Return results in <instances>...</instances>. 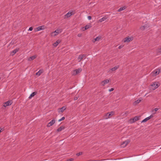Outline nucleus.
I'll return each instance as SVG.
<instances>
[{
    "mask_svg": "<svg viewBox=\"0 0 161 161\" xmlns=\"http://www.w3.org/2000/svg\"><path fill=\"white\" fill-rule=\"evenodd\" d=\"M114 113L113 111H111L110 113H108L106 114L103 116V119H107L114 114Z\"/></svg>",
    "mask_w": 161,
    "mask_h": 161,
    "instance_id": "obj_1",
    "label": "nucleus"
},
{
    "mask_svg": "<svg viewBox=\"0 0 161 161\" xmlns=\"http://www.w3.org/2000/svg\"><path fill=\"white\" fill-rule=\"evenodd\" d=\"M62 31V29H58L54 31L51 33V36H55L58 34L61 33Z\"/></svg>",
    "mask_w": 161,
    "mask_h": 161,
    "instance_id": "obj_2",
    "label": "nucleus"
},
{
    "mask_svg": "<svg viewBox=\"0 0 161 161\" xmlns=\"http://www.w3.org/2000/svg\"><path fill=\"white\" fill-rule=\"evenodd\" d=\"M81 71L82 70L81 68H79L77 69L74 70L72 72V75H78L80 72H81Z\"/></svg>",
    "mask_w": 161,
    "mask_h": 161,
    "instance_id": "obj_3",
    "label": "nucleus"
},
{
    "mask_svg": "<svg viewBox=\"0 0 161 161\" xmlns=\"http://www.w3.org/2000/svg\"><path fill=\"white\" fill-rule=\"evenodd\" d=\"M160 72L159 69H155L154 71H153L151 73L152 75L154 76H155L157 75H158Z\"/></svg>",
    "mask_w": 161,
    "mask_h": 161,
    "instance_id": "obj_4",
    "label": "nucleus"
},
{
    "mask_svg": "<svg viewBox=\"0 0 161 161\" xmlns=\"http://www.w3.org/2000/svg\"><path fill=\"white\" fill-rule=\"evenodd\" d=\"M129 140H127L123 142L121 144V146L122 147H125L130 142Z\"/></svg>",
    "mask_w": 161,
    "mask_h": 161,
    "instance_id": "obj_5",
    "label": "nucleus"
},
{
    "mask_svg": "<svg viewBox=\"0 0 161 161\" xmlns=\"http://www.w3.org/2000/svg\"><path fill=\"white\" fill-rule=\"evenodd\" d=\"M12 101L11 100H10V101L9 100L6 102L4 103H3V106L4 107H7V106L10 105H11L12 104Z\"/></svg>",
    "mask_w": 161,
    "mask_h": 161,
    "instance_id": "obj_6",
    "label": "nucleus"
},
{
    "mask_svg": "<svg viewBox=\"0 0 161 161\" xmlns=\"http://www.w3.org/2000/svg\"><path fill=\"white\" fill-rule=\"evenodd\" d=\"M152 86L153 87V89L154 90L159 86V83L156 82H154L152 84Z\"/></svg>",
    "mask_w": 161,
    "mask_h": 161,
    "instance_id": "obj_7",
    "label": "nucleus"
},
{
    "mask_svg": "<svg viewBox=\"0 0 161 161\" xmlns=\"http://www.w3.org/2000/svg\"><path fill=\"white\" fill-rule=\"evenodd\" d=\"M153 115H151L149 116L146 118L142 121V123L145 122L150 119L151 118H153Z\"/></svg>",
    "mask_w": 161,
    "mask_h": 161,
    "instance_id": "obj_8",
    "label": "nucleus"
},
{
    "mask_svg": "<svg viewBox=\"0 0 161 161\" xmlns=\"http://www.w3.org/2000/svg\"><path fill=\"white\" fill-rule=\"evenodd\" d=\"M139 119V117L138 116H135L132 119H130V121L131 123H133Z\"/></svg>",
    "mask_w": 161,
    "mask_h": 161,
    "instance_id": "obj_9",
    "label": "nucleus"
},
{
    "mask_svg": "<svg viewBox=\"0 0 161 161\" xmlns=\"http://www.w3.org/2000/svg\"><path fill=\"white\" fill-rule=\"evenodd\" d=\"M55 122V120L54 119L52 120L50 122H49L47 125V127H49L52 125Z\"/></svg>",
    "mask_w": 161,
    "mask_h": 161,
    "instance_id": "obj_10",
    "label": "nucleus"
},
{
    "mask_svg": "<svg viewBox=\"0 0 161 161\" xmlns=\"http://www.w3.org/2000/svg\"><path fill=\"white\" fill-rule=\"evenodd\" d=\"M74 13H73L72 11H69L68 13H67L65 15V16L67 17L68 18L70 17Z\"/></svg>",
    "mask_w": 161,
    "mask_h": 161,
    "instance_id": "obj_11",
    "label": "nucleus"
},
{
    "mask_svg": "<svg viewBox=\"0 0 161 161\" xmlns=\"http://www.w3.org/2000/svg\"><path fill=\"white\" fill-rule=\"evenodd\" d=\"M19 50V48H16L14 50L11 52L10 55L12 56H13L15 53H16Z\"/></svg>",
    "mask_w": 161,
    "mask_h": 161,
    "instance_id": "obj_12",
    "label": "nucleus"
},
{
    "mask_svg": "<svg viewBox=\"0 0 161 161\" xmlns=\"http://www.w3.org/2000/svg\"><path fill=\"white\" fill-rule=\"evenodd\" d=\"M85 57L86 55L85 54H82L80 55L78 58L79 62H80L81 61V60Z\"/></svg>",
    "mask_w": 161,
    "mask_h": 161,
    "instance_id": "obj_13",
    "label": "nucleus"
},
{
    "mask_svg": "<svg viewBox=\"0 0 161 161\" xmlns=\"http://www.w3.org/2000/svg\"><path fill=\"white\" fill-rule=\"evenodd\" d=\"M109 81V80H105L103 81H102L101 83V85L102 86H103L105 84H107L108 83Z\"/></svg>",
    "mask_w": 161,
    "mask_h": 161,
    "instance_id": "obj_14",
    "label": "nucleus"
},
{
    "mask_svg": "<svg viewBox=\"0 0 161 161\" xmlns=\"http://www.w3.org/2000/svg\"><path fill=\"white\" fill-rule=\"evenodd\" d=\"M132 40V39L131 37H127L124 39V42H129L130 41Z\"/></svg>",
    "mask_w": 161,
    "mask_h": 161,
    "instance_id": "obj_15",
    "label": "nucleus"
},
{
    "mask_svg": "<svg viewBox=\"0 0 161 161\" xmlns=\"http://www.w3.org/2000/svg\"><path fill=\"white\" fill-rule=\"evenodd\" d=\"M44 25H42L37 27L36 28V31H39L41 30H43L45 29Z\"/></svg>",
    "mask_w": 161,
    "mask_h": 161,
    "instance_id": "obj_16",
    "label": "nucleus"
},
{
    "mask_svg": "<svg viewBox=\"0 0 161 161\" xmlns=\"http://www.w3.org/2000/svg\"><path fill=\"white\" fill-rule=\"evenodd\" d=\"M66 107L65 106L63 107L62 108L58 109V112L59 113H63L66 109Z\"/></svg>",
    "mask_w": 161,
    "mask_h": 161,
    "instance_id": "obj_17",
    "label": "nucleus"
},
{
    "mask_svg": "<svg viewBox=\"0 0 161 161\" xmlns=\"http://www.w3.org/2000/svg\"><path fill=\"white\" fill-rule=\"evenodd\" d=\"M64 128L65 127L64 126H61L57 129V132H60L64 130Z\"/></svg>",
    "mask_w": 161,
    "mask_h": 161,
    "instance_id": "obj_18",
    "label": "nucleus"
},
{
    "mask_svg": "<svg viewBox=\"0 0 161 161\" xmlns=\"http://www.w3.org/2000/svg\"><path fill=\"white\" fill-rule=\"evenodd\" d=\"M36 57V55H34L30 57L28 59V60L29 61H31V60H33L35 59Z\"/></svg>",
    "mask_w": 161,
    "mask_h": 161,
    "instance_id": "obj_19",
    "label": "nucleus"
},
{
    "mask_svg": "<svg viewBox=\"0 0 161 161\" xmlns=\"http://www.w3.org/2000/svg\"><path fill=\"white\" fill-rule=\"evenodd\" d=\"M60 41L59 40H58L56 42L53 44V46L55 47H56L60 43Z\"/></svg>",
    "mask_w": 161,
    "mask_h": 161,
    "instance_id": "obj_20",
    "label": "nucleus"
},
{
    "mask_svg": "<svg viewBox=\"0 0 161 161\" xmlns=\"http://www.w3.org/2000/svg\"><path fill=\"white\" fill-rule=\"evenodd\" d=\"M101 38V37L100 36H98L94 39V41H93V42H95L96 41H99Z\"/></svg>",
    "mask_w": 161,
    "mask_h": 161,
    "instance_id": "obj_21",
    "label": "nucleus"
},
{
    "mask_svg": "<svg viewBox=\"0 0 161 161\" xmlns=\"http://www.w3.org/2000/svg\"><path fill=\"white\" fill-rule=\"evenodd\" d=\"M158 110V108H156L152 111V112L153 113V114H156V112Z\"/></svg>",
    "mask_w": 161,
    "mask_h": 161,
    "instance_id": "obj_22",
    "label": "nucleus"
},
{
    "mask_svg": "<svg viewBox=\"0 0 161 161\" xmlns=\"http://www.w3.org/2000/svg\"><path fill=\"white\" fill-rule=\"evenodd\" d=\"M126 8V7L125 6L120 8L118 10V12H120L122 11H123L125 10Z\"/></svg>",
    "mask_w": 161,
    "mask_h": 161,
    "instance_id": "obj_23",
    "label": "nucleus"
},
{
    "mask_svg": "<svg viewBox=\"0 0 161 161\" xmlns=\"http://www.w3.org/2000/svg\"><path fill=\"white\" fill-rule=\"evenodd\" d=\"M119 68V66H115L114 67L111 69H110V70H111L112 71H114L115 70H116L117 69H118Z\"/></svg>",
    "mask_w": 161,
    "mask_h": 161,
    "instance_id": "obj_24",
    "label": "nucleus"
},
{
    "mask_svg": "<svg viewBox=\"0 0 161 161\" xmlns=\"http://www.w3.org/2000/svg\"><path fill=\"white\" fill-rule=\"evenodd\" d=\"M107 19V18L106 17H104L102 18H101V19H100L99 20L98 22H102L104 21L105 20Z\"/></svg>",
    "mask_w": 161,
    "mask_h": 161,
    "instance_id": "obj_25",
    "label": "nucleus"
},
{
    "mask_svg": "<svg viewBox=\"0 0 161 161\" xmlns=\"http://www.w3.org/2000/svg\"><path fill=\"white\" fill-rule=\"evenodd\" d=\"M36 94V92H35L32 93L29 97V99L31 98L32 97H34L35 95Z\"/></svg>",
    "mask_w": 161,
    "mask_h": 161,
    "instance_id": "obj_26",
    "label": "nucleus"
},
{
    "mask_svg": "<svg viewBox=\"0 0 161 161\" xmlns=\"http://www.w3.org/2000/svg\"><path fill=\"white\" fill-rule=\"evenodd\" d=\"M43 72V71L42 70H39L38 72L36 73V75H37L38 76H40L41 74Z\"/></svg>",
    "mask_w": 161,
    "mask_h": 161,
    "instance_id": "obj_27",
    "label": "nucleus"
},
{
    "mask_svg": "<svg viewBox=\"0 0 161 161\" xmlns=\"http://www.w3.org/2000/svg\"><path fill=\"white\" fill-rule=\"evenodd\" d=\"M141 101V99H138L134 103V104L135 105L139 103Z\"/></svg>",
    "mask_w": 161,
    "mask_h": 161,
    "instance_id": "obj_28",
    "label": "nucleus"
},
{
    "mask_svg": "<svg viewBox=\"0 0 161 161\" xmlns=\"http://www.w3.org/2000/svg\"><path fill=\"white\" fill-rule=\"evenodd\" d=\"M92 26L90 24L89 25H86L85 26V30H87L91 27Z\"/></svg>",
    "mask_w": 161,
    "mask_h": 161,
    "instance_id": "obj_29",
    "label": "nucleus"
},
{
    "mask_svg": "<svg viewBox=\"0 0 161 161\" xmlns=\"http://www.w3.org/2000/svg\"><path fill=\"white\" fill-rule=\"evenodd\" d=\"M157 52L160 54H161V47L157 49Z\"/></svg>",
    "mask_w": 161,
    "mask_h": 161,
    "instance_id": "obj_30",
    "label": "nucleus"
},
{
    "mask_svg": "<svg viewBox=\"0 0 161 161\" xmlns=\"http://www.w3.org/2000/svg\"><path fill=\"white\" fill-rule=\"evenodd\" d=\"M146 26L145 25L142 26L141 27L140 29L141 30H143L145 29Z\"/></svg>",
    "mask_w": 161,
    "mask_h": 161,
    "instance_id": "obj_31",
    "label": "nucleus"
},
{
    "mask_svg": "<svg viewBox=\"0 0 161 161\" xmlns=\"http://www.w3.org/2000/svg\"><path fill=\"white\" fill-rule=\"evenodd\" d=\"M82 154H83L82 152H80L78 153H77L76 155L77 156H79Z\"/></svg>",
    "mask_w": 161,
    "mask_h": 161,
    "instance_id": "obj_32",
    "label": "nucleus"
},
{
    "mask_svg": "<svg viewBox=\"0 0 161 161\" xmlns=\"http://www.w3.org/2000/svg\"><path fill=\"white\" fill-rule=\"evenodd\" d=\"M64 119H65V117H63L61 119H59L58 121L59 122H60L62 120H64Z\"/></svg>",
    "mask_w": 161,
    "mask_h": 161,
    "instance_id": "obj_33",
    "label": "nucleus"
},
{
    "mask_svg": "<svg viewBox=\"0 0 161 161\" xmlns=\"http://www.w3.org/2000/svg\"><path fill=\"white\" fill-rule=\"evenodd\" d=\"M33 30V28L32 27H31L29 28V29L28 30L29 31H32Z\"/></svg>",
    "mask_w": 161,
    "mask_h": 161,
    "instance_id": "obj_34",
    "label": "nucleus"
},
{
    "mask_svg": "<svg viewBox=\"0 0 161 161\" xmlns=\"http://www.w3.org/2000/svg\"><path fill=\"white\" fill-rule=\"evenodd\" d=\"M87 18L89 20H91L92 19V17L90 16H88Z\"/></svg>",
    "mask_w": 161,
    "mask_h": 161,
    "instance_id": "obj_35",
    "label": "nucleus"
},
{
    "mask_svg": "<svg viewBox=\"0 0 161 161\" xmlns=\"http://www.w3.org/2000/svg\"><path fill=\"white\" fill-rule=\"evenodd\" d=\"M114 90V88H111L110 89H109V92H112V91H113Z\"/></svg>",
    "mask_w": 161,
    "mask_h": 161,
    "instance_id": "obj_36",
    "label": "nucleus"
},
{
    "mask_svg": "<svg viewBox=\"0 0 161 161\" xmlns=\"http://www.w3.org/2000/svg\"><path fill=\"white\" fill-rule=\"evenodd\" d=\"M78 99V98L77 97H75L74 98V99L75 100H77Z\"/></svg>",
    "mask_w": 161,
    "mask_h": 161,
    "instance_id": "obj_37",
    "label": "nucleus"
},
{
    "mask_svg": "<svg viewBox=\"0 0 161 161\" xmlns=\"http://www.w3.org/2000/svg\"><path fill=\"white\" fill-rule=\"evenodd\" d=\"M123 47V46H119V47L118 48L119 49H120L122 48Z\"/></svg>",
    "mask_w": 161,
    "mask_h": 161,
    "instance_id": "obj_38",
    "label": "nucleus"
},
{
    "mask_svg": "<svg viewBox=\"0 0 161 161\" xmlns=\"http://www.w3.org/2000/svg\"><path fill=\"white\" fill-rule=\"evenodd\" d=\"M77 36H78V37H80V36H81L82 35H81V34H78V35H77Z\"/></svg>",
    "mask_w": 161,
    "mask_h": 161,
    "instance_id": "obj_39",
    "label": "nucleus"
},
{
    "mask_svg": "<svg viewBox=\"0 0 161 161\" xmlns=\"http://www.w3.org/2000/svg\"><path fill=\"white\" fill-rule=\"evenodd\" d=\"M72 160V159L70 160V161H71Z\"/></svg>",
    "mask_w": 161,
    "mask_h": 161,
    "instance_id": "obj_40",
    "label": "nucleus"
}]
</instances>
